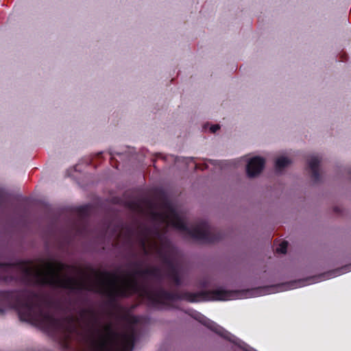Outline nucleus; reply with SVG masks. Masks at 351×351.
I'll use <instances>...</instances> for the list:
<instances>
[{
	"instance_id": "obj_1",
	"label": "nucleus",
	"mask_w": 351,
	"mask_h": 351,
	"mask_svg": "<svg viewBox=\"0 0 351 351\" xmlns=\"http://www.w3.org/2000/svg\"><path fill=\"white\" fill-rule=\"evenodd\" d=\"M152 274L157 276L156 271L149 270H137L127 274L118 276L114 272L104 271L98 275V288L96 291L106 295L110 302H114L117 298H128L133 294H138L145 297L149 304L156 307L165 304L167 302L184 300L191 303L208 301H225L245 296L252 291L258 289L230 291L216 289L211 291L198 292H170L160 287L156 289H149L139 282L137 276L144 277Z\"/></svg>"
},
{
	"instance_id": "obj_2",
	"label": "nucleus",
	"mask_w": 351,
	"mask_h": 351,
	"mask_svg": "<svg viewBox=\"0 0 351 351\" xmlns=\"http://www.w3.org/2000/svg\"><path fill=\"white\" fill-rule=\"evenodd\" d=\"M123 319L130 323L125 332L117 331L112 323L104 326V332L98 328L100 317L93 308H82L79 317L69 315L63 318L66 324L68 337L72 334L80 335L88 351H132L137 331L134 326L138 318L134 315H124Z\"/></svg>"
},
{
	"instance_id": "obj_3",
	"label": "nucleus",
	"mask_w": 351,
	"mask_h": 351,
	"mask_svg": "<svg viewBox=\"0 0 351 351\" xmlns=\"http://www.w3.org/2000/svg\"><path fill=\"white\" fill-rule=\"evenodd\" d=\"M105 235L110 239L114 235L122 237L127 247L131 249L136 243L140 250L145 255H156L161 263H173L171 258L175 249L167 235V228L161 229L159 224L147 226L140 223L136 228L130 225L117 223L107 227Z\"/></svg>"
},
{
	"instance_id": "obj_4",
	"label": "nucleus",
	"mask_w": 351,
	"mask_h": 351,
	"mask_svg": "<svg viewBox=\"0 0 351 351\" xmlns=\"http://www.w3.org/2000/svg\"><path fill=\"white\" fill-rule=\"evenodd\" d=\"M69 265H0V284L33 287L49 285L73 291V278L60 271Z\"/></svg>"
},
{
	"instance_id": "obj_5",
	"label": "nucleus",
	"mask_w": 351,
	"mask_h": 351,
	"mask_svg": "<svg viewBox=\"0 0 351 351\" xmlns=\"http://www.w3.org/2000/svg\"><path fill=\"white\" fill-rule=\"evenodd\" d=\"M7 306L16 310L21 321L47 330L58 329L62 324L60 319L45 309L41 296L32 290L0 291V314Z\"/></svg>"
},
{
	"instance_id": "obj_6",
	"label": "nucleus",
	"mask_w": 351,
	"mask_h": 351,
	"mask_svg": "<svg viewBox=\"0 0 351 351\" xmlns=\"http://www.w3.org/2000/svg\"><path fill=\"white\" fill-rule=\"evenodd\" d=\"M162 205L165 211L151 212L153 221L171 225L174 228L186 233L193 240L202 243H211L222 239V232H217L215 228L210 226L208 221L201 220L195 227L190 228L167 199L164 198Z\"/></svg>"
},
{
	"instance_id": "obj_7",
	"label": "nucleus",
	"mask_w": 351,
	"mask_h": 351,
	"mask_svg": "<svg viewBox=\"0 0 351 351\" xmlns=\"http://www.w3.org/2000/svg\"><path fill=\"white\" fill-rule=\"evenodd\" d=\"M351 271V265H342L341 267L330 269L317 275L307 276L298 280H290L277 285L265 286L258 288L268 293L283 291L302 287L306 285L314 284L323 280H328Z\"/></svg>"
},
{
	"instance_id": "obj_8",
	"label": "nucleus",
	"mask_w": 351,
	"mask_h": 351,
	"mask_svg": "<svg viewBox=\"0 0 351 351\" xmlns=\"http://www.w3.org/2000/svg\"><path fill=\"white\" fill-rule=\"evenodd\" d=\"M258 267L252 269L250 278L261 282H274L282 280L293 276L289 275L285 269L270 267L271 265H258Z\"/></svg>"
},
{
	"instance_id": "obj_9",
	"label": "nucleus",
	"mask_w": 351,
	"mask_h": 351,
	"mask_svg": "<svg viewBox=\"0 0 351 351\" xmlns=\"http://www.w3.org/2000/svg\"><path fill=\"white\" fill-rule=\"evenodd\" d=\"M265 161L264 158L255 156L251 158L246 167L247 174L250 178L258 176L263 171Z\"/></svg>"
},
{
	"instance_id": "obj_10",
	"label": "nucleus",
	"mask_w": 351,
	"mask_h": 351,
	"mask_svg": "<svg viewBox=\"0 0 351 351\" xmlns=\"http://www.w3.org/2000/svg\"><path fill=\"white\" fill-rule=\"evenodd\" d=\"M198 317L199 318L196 319H198L203 325L206 326L210 330L218 334L221 337H223L225 339L228 338L230 333L228 331H226L224 328L217 325L214 322L207 319L206 317H205L204 316L199 313L198 315Z\"/></svg>"
},
{
	"instance_id": "obj_11",
	"label": "nucleus",
	"mask_w": 351,
	"mask_h": 351,
	"mask_svg": "<svg viewBox=\"0 0 351 351\" xmlns=\"http://www.w3.org/2000/svg\"><path fill=\"white\" fill-rule=\"evenodd\" d=\"M320 162L321 159L317 156H312L308 160V167L311 171V178L315 182H318L320 179L319 172Z\"/></svg>"
},
{
	"instance_id": "obj_12",
	"label": "nucleus",
	"mask_w": 351,
	"mask_h": 351,
	"mask_svg": "<svg viewBox=\"0 0 351 351\" xmlns=\"http://www.w3.org/2000/svg\"><path fill=\"white\" fill-rule=\"evenodd\" d=\"M169 266L168 276L169 278L176 285H182V277L178 269L179 265H168Z\"/></svg>"
},
{
	"instance_id": "obj_13",
	"label": "nucleus",
	"mask_w": 351,
	"mask_h": 351,
	"mask_svg": "<svg viewBox=\"0 0 351 351\" xmlns=\"http://www.w3.org/2000/svg\"><path fill=\"white\" fill-rule=\"evenodd\" d=\"M77 214L82 221H84L88 218L90 213V207L88 205L81 206L76 208Z\"/></svg>"
},
{
	"instance_id": "obj_14",
	"label": "nucleus",
	"mask_w": 351,
	"mask_h": 351,
	"mask_svg": "<svg viewBox=\"0 0 351 351\" xmlns=\"http://www.w3.org/2000/svg\"><path fill=\"white\" fill-rule=\"evenodd\" d=\"M291 163V160H289L287 157L282 156L276 159L275 162V167L277 170L280 171Z\"/></svg>"
},
{
	"instance_id": "obj_15",
	"label": "nucleus",
	"mask_w": 351,
	"mask_h": 351,
	"mask_svg": "<svg viewBox=\"0 0 351 351\" xmlns=\"http://www.w3.org/2000/svg\"><path fill=\"white\" fill-rule=\"evenodd\" d=\"M288 247V242L286 241H282L276 247V252L278 254H286Z\"/></svg>"
},
{
	"instance_id": "obj_16",
	"label": "nucleus",
	"mask_w": 351,
	"mask_h": 351,
	"mask_svg": "<svg viewBox=\"0 0 351 351\" xmlns=\"http://www.w3.org/2000/svg\"><path fill=\"white\" fill-rule=\"evenodd\" d=\"M210 280L208 278H202L198 280L197 281V287L202 289H206L210 287Z\"/></svg>"
},
{
	"instance_id": "obj_17",
	"label": "nucleus",
	"mask_w": 351,
	"mask_h": 351,
	"mask_svg": "<svg viewBox=\"0 0 351 351\" xmlns=\"http://www.w3.org/2000/svg\"><path fill=\"white\" fill-rule=\"evenodd\" d=\"M15 263H62L60 261L48 260V261H40L38 262H33L32 261H21L19 262H16Z\"/></svg>"
},
{
	"instance_id": "obj_18",
	"label": "nucleus",
	"mask_w": 351,
	"mask_h": 351,
	"mask_svg": "<svg viewBox=\"0 0 351 351\" xmlns=\"http://www.w3.org/2000/svg\"><path fill=\"white\" fill-rule=\"evenodd\" d=\"M220 126L218 124L213 125L210 128V130L212 133H215L218 130H219Z\"/></svg>"
},
{
	"instance_id": "obj_19",
	"label": "nucleus",
	"mask_w": 351,
	"mask_h": 351,
	"mask_svg": "<svg viewBox=\"0 0 351 351\" xmlns=\"http://www.w3.org/2000/svg\"><path fill=\"white\" fill-rule=\"evenodd\" d=\"M130 207L131 208H136L139 207V205L135 202H131L130 203Z\"/></svg>"
},
{
	"instance_id": "obj_20",
	"label": "nucleus",
	"mask_w": 351,
	"mask_h": 351,
	"mask_svg": "<svg viewBox=\"0 0 351 351\" xmlns=\"http://www.w3.org/2000/svg\"><path fill=\"white\" fill-rule=\"evenodd\" d=\"M3 202V196L0 194V205H1V204H2Z\"/></svg>"
},
{
	"instance_id": "obj_21",
	"label": "nucleus",
	"mask_w": 351,
	"mask_h": 351,
	"mask_svg": "<svg viewBox=\"0 0 351 351\" xmlns=\"http://www.w3.org/2000/svg\"><path fill=\"white\" fill-rule=\"evenodd\" d=\"M130 263H134V264H136V263H139L138 262H130Z\"/></svg>"
},
{
	"instance_id": "obj_22",
	"label": "nucleus",
	"mask_w": 351,
	"mask_h": 351,
	"mask_svg": "<svg viewBox=\"0 0 351 351\" xmlns=\"http://www.w3.org/2000/svg\"><path fill=\"white\" fill-rule=\"evenodd\" d=\"M111 244H112V245H115L114 241L112 242V243H111Z\"/></svg>"
},
{
	"instance_id": "obj_23",
	"label": "nucleus",
	"mask_w": 351,
	"mask_h": 351,
	"mask_svg": "<svg viewBox=\"0 0 351 351\" xmlns=\"http://www.w3.org/2000/svg\"><path fill=\"white\" fill-rule=\"evenodd\" d=\"M349 174L351 176V169L349 171Z\"/></svg>"
}]
</instances>
